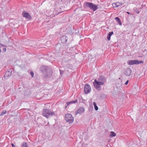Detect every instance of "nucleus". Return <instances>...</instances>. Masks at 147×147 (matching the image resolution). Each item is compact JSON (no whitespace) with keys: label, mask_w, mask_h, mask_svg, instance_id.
<instances>
[{"label":"nucleus","mask_w":147,"mask_h":147,"mask_svg":"<svg viewBox=\"0 0 147 147\" xmlns=\"http://www.w3.org/2000/svg\"><path fill=\"white\" fill-rule=\"evenodd\" d=\"M42 114L43 116L48 118L49 116L55 115V113L53 111H51L47 109H44Z\"/></svg>","instance_id":"7ed1b4c3"},{"label":"nucleus","mask_w":147,"mask_h":147,"mask_svg":"<svg viewBox=\"0 0 147 147\" xmlns=\"http://www.w3.org/2000/svg\"><path fill=\"white\" fill-rule=\"evenodd\" d=\"M22 15L26 19H30L31 18V16L28 13L26 12V11H24L22 13Z\"/></svg>","instance_id":"6e6552de"},{"label":"nucleus","mask_w":147,"mask_h":147,"mask_svg":"<svg viewBox=\"0 0 147 147\" xmlns=\"http://www.w3.org/2000/svg\"><path fill=\"white\" fill-rule=\"evenodd\" d=\"M127 13H128V14H130V13H129V12H127Z\"/></svg>","instance_id":"7c9ffc66"},{"label":"nucleus","mask_w":147,"mask_h":147,"mask_svg":"<svg viewBox=\"0 0 147 147\" xmlns=\"http://www.w3.org/2000/svg\"><path fill=\"white\" fill-rule=\"evenodd\" d=\"M11 73L12 70H10L9 71H6L4 75L5 79H7L9 78L11 76Z\"/></svg>","instance_id":"0eeeda50"},{"label":"nucleus","mask_w":147,"mask_h":147,"mask_svg":"<svg viewBox=\"0 0 147 147\" xmlns=\"http://www.w3.org/2000/svg\"><path fill=\"white\" fill-rule=\"evenodd\" d=\"M137 62H136V65L139 64L140 63H144V62L142 61H138L137 60Z\"/></svg>","instance_id":"4be33fe9"},{"label":"nucleus","mask_w":147,"mask_h":147,"mask_svg":"<svg viewBox=\"0 0 147 147\" xmlns=\"http://www.w3.org/2000/svg\"><path fill=\"white\" fill-rule=\"evenodd\" d=\"M67 38L66 36H63L61 38V42L63 43H66L67 42Z\"/></svg>","instance_id":"9b49d317"},{"label":"nucleus","mask_w":147,"mask_h":147,"mask_svg":"<svg viewBox=\"0 0 147 147\" xmlns=\"http://www.w3.org/2000/svg\"><path fill=\"white\" fill-rule=\"evenodd\" d=\"M61 0L60 3L61 4H63L64 3H65V0Z\"/></svg>","instance_id":"b1692460"},{"label":"nucleus","mask_w":147,"mask_h":147,"mask_svg":"<svg viewBox=\"0 0 147 147\" xmlns=\"http://www.w3.org/2000/svg\"><path fill=\"white\" fill-rule=\"evenodd\" d=\"M113 34V31L110 32L108 33V36L107 37V39L109 41L110 40V38H111V36Z\"/></svg>","instance_id":"dca6fc26"},{"label":"nucleus","mask_w":147,"mask_h":147,"mask_svg":"<svg viewBox=\"0 0 147 147\" xmlns=\"http://www.w3.org/2000/svg\"><path fill=\"white\" fill-rule=\"evenodd\" d=\"M137 60H129L128 61V64L129 65H132L134 64L136 65Z\"/></svg>","instance_id":"f8f14e48"},{"label":"nucleus","mask_w":147,"mask_h":147,"mask_svg":"<svg viewBox=\"0 0 147 147\" xmlns=\"http://www.w3.org/2000/svg\"><path fill=\"white\" fill-rule=\"evenodd\" d=\"M63 71H61L60 70V73L61 74H62V73H63Z\"/></svg>","instance_id":"c85d7f7f"},{"label":"nucleus","mask_w":147,"mask_h":147,"mask_svg":"<svg viewBox=\"0 0 147 147\" xmlns=\"http://www.w3.org/2000/svg\"><path fill=\"white\" fill-rule=\"evenodd\" d=\"M122 3L120 2H117L116 3H113L112 4V6L114 7H117L119 6L122 5Z\"/></svg>","instance_id":"4468645a"},{"label":"nucleus","mask_w":147,"mask_h":147,"mask_svg":"<svg viewBox=\"0 0 147 147\" xmlns=\"http://www.w3.org/2000/svg\"><path fill=\"white\" fill-rule=\"evenodd\" d=\"M93 105H94L95 110L96 111H97L98 109V107L97 106L96 103L95 102H93Z\"/></svg>","instance_id":"6ab92c4d"},{"label":"nucleus","mask_w":147,"mask_h":147,"mask_svg":"<svg viewBox=\"0 0 147 147\" xmlns=\"http://www.w3.org/2000/svg\"><path fill=\"white\" fill-rule=\"evenodd\" d=\"M65 119L67 122H68L69 123H71L73 122L74 118L71 114L67 113L65 115Z\"/></svg>","instance_id":"39448f33"},{"label":"nucleus","mask_w":147,"mask_h":147,"mask_svg":"<svg viewBox=\"0 0 147 147\" xmlns=\"http://www.w3.org/2000/svg\"><path fill=\"white\" fill-rule=\"evenodd\" d=\"M61 10V9L60 8L58 9H55L53 11L54 13H55V14L56 15L62 12V11Z\"/></svg>","instance_id":"2eb2a0df"},{"label":"nucleus","mask_w":147,"mask_h":147,"mask_svg":"<svg viewBox=\"0 0 147 147\" xmlns=\"http://www.w3.org/2000/svg\"><path fill=\"white\" fill-rule=\"evenodd\" d=\"M129 81L128 80L125 82V84L127 85Z\"/></svg>","instance_id":"a878e982"},{"label":"nucleus","mask_w":147,"mask_h":147,"mask_svg":"<svg viewBox=\"0 0 147 147\" xmlns=\"http://www.w3.org/2000/svg\"><path fill=\"white\" fill-rule=\"evenodd\" d=\"M7 113V111L6 110L3 111L1 114V115H3L5 114H6Z\"/></svg>","instance_id":"412c9836"},{"label":"nucleus","mask_w":147,"mask_h":147,"mask_svg":"<svg viewBox=\"0 0 147 147\" xmlns=\"http://www.w3.org/2000/svg\"><path fill=\"white\" fill-rule=\"evenodd\" d=\"M2 46H4L3 45L0 44V47H1Z\"/></svg>","instance_id":"cd10ccee"},{"label":"nucleus","mask_w":147,"mask_h":147,"mask_svg":"<svg viewBox=\"0 0 147 147\" xmlns=\"http://www.w3.org/2000/svg\"><path fill=\"white\" fill-rule=\"evenodd\" d=\"M12 147H16V146H15V145H14V146H12Z\"/></svg>","instance_id":"473e14b6"},{"label":"nucleus","mask_w":147,"mask_h":147,"mask_svg":"<svg viewBox=\"0 0 147 147\" xmlns=\"http://www.w3.org/2000/svg\"><path fill=\"white\" fill-rule=\"evenodd\" d=\"M106 81L105 78L103 76H100L97 80L96 79L93 82L94 86L95 88L98 89L100 87V86L104 84Z\"/></svg>","instance_id":"f257e3e1"},{"label":"nucleus","mask_w":147,"mask_h":147,"mask_svg":"<svg viewBox=\"0 0 147 147\" xmlns=\"http://www.w3.org/2000/svg\"><path fill=\"white\" fill-rule=\"evenodd\" d=\"M21 147H28L27 146V143H24L22 144L21 145Z\"/></svg>","instance_id":"5701e85b"},{"label":"nucleus","mask_w":147,"mask_h":147,"mask_svg":"<svg viewBox=\"0 0 147 147\" xmlns=\"http://www.w3.org/2000/svg\"><path fill=\"white\" fill-rule=\"evenodd\" d=\"M6 48H3V51L4 52H5V51H6Z\"/></svg>","instance_id":"bb28decb"},{"label":"nucleus","mask_w":147,"mask_h":147,"mask_svg":"<svg viewBox=\"0 0 147 147\" xmlns=\"http://www.w3.org/2000/svg\"><path fill=\"white\" fill-rule=\"evenodd\" d=\"M11 145H12V146H14V144H12V143H11Z\"/></svg>","instance_id":"c756f323"},{"label":"nucleus","mask_w":147,"mask_h":147,"mask_svg":"<svg viewBox=\"0 0 147 147\" xmlns=\"http://www.w3.org/2000/svg\"><path fill=\"white\" fill-rule=\"evenodd\" d=\"M139 13V11L138 12V13Z\"/></svg>","instance_id":"72a5a7b5"},{"label":"nucleus","mask_w":147,"mask_h":147,"mask_svg":"<svg viewBox=\"0 0 147 147\" xmlns=\"http://www.w3.org/2000/svg\"><path fill=\"white\" fill-rule=\"evenodd\" d=\"M131 70L130 69L127 68L125 70V74L126 76H129L131 75Z\"/></svg>","instance_id":"9d476101"},{"label":"nucleus","mask_w":147,"mask_h":147,"mask_svg":"<svg viewBox=\"0 0 147 147\" xmlns=\"http://www.w3.org/2000/svg\"><path fill=\"white\" fill-rule=\"evenodd\" d=\"M28 94L30 95V93L29 92V91L28 90H27L25 91V92L24 93V95L25 96L28 95Z\"/></svg>","instance_id":"aec40b11"},{"label":"nucleus","mask_w":147,"mask_h":147,"mask_svg":"<svg viewBox=\"0 0 147 147\" xmlns=\"http://www.w3.org/2000/svg\"><path fill=\"white\" fill-rule=\"evenodd\" d=\"M85 7H88L93 11H95L98 9L97 5L94 4L92 3L86 2L85 4Z\"/></svg>","instance_id":"20e7f679"},{"label":"nucleus","mask_w":147,"mask_h":147,"mask_svg":"<svg viewBox=\"0 0 147 147\" xmlns=\"http://www.w3.org/2000/svg\"><path fill=\"white\" fill-rule=\"evenodd\" d=\"M1 49H0V53H1Z\"/></svg>","instance_id":"2f4dec72"},{"label":"nucleus","mask_w":147,"mask_h":147,"mask_svg":"<svg viewBox=\"0 0 147 147\" xmlns=\"http://www.w3.org/2000/svg\"><path fill=\"white\" fill-rule=\"evenodd\" d=\"M84 111V108L83 107H81L76 111V115L78 113L82 114Z\"/></svg>","instance_id":"1a4fd4ad"},{"label":"nucleus","mask_w":147,"mask_h":147,"mask_svg":"<svg viewBox=\"0 0 147 147\" xmlns=\"http://www.w3.org/2000/svg\"><path fill=\"white\" fill-rule=\"evenodd\" d=\"M78 102V100L76 99V100H74V101H71L70 102H67L66 104V105L65 106V108H66L67 107L69 106L70 104L73 103H77Z\"/></svg>","instance_id":"ddd939ff"},{"label":"nucleus","mask_w":147,"mask_h":147,"mask_svg":"<svg viewBox=\"0 0 147 147\" xmlns=\"http://www.w3.org/2000/svg\"><path fill=\"white\" fill-rule=\"evenodd\" d=\"M116 135L115 133H114L113 131H111L110 133V136L111 137H115L116 136Z\"/></svg>","instance_id":"a211bd4d"},{"label":"nucleus","mask_w":147,"mask_h":147,"mask_svg":"<svg viewBox=\"0 0 147 147\" xmlns=\"http://www.w3.org/2000/svg\"><path fill=\"white\" fill-rule=\"evenodd\" d=\"M115 20L118 23H119V24L120 25H122V23L121 22L119 19V18L117 17H115Z\"/></svg>","instance_id":"f3484780"},{"label":"nucleus","mask_w":147,"mask_h":147,"mask_svg":"<svg viewBox=\"0 0 147 147\" xmlns=\"http://www.w3.org/2000/svg\"><path fill=\"white\" fill-rule=\"evenodd\" d=\"M40 71L43 73L45 77H49L51 74V69L48 67L45 66H42L40 68Z\"/></svg>","instance_id":"f03ea898"},{"label":"nucleus","mask_w":147,"mask_h":147,"mask_svg":"<svg viewBox=\"0 0 147 147\" xmlns=\"http://www.w3.org/2000/svg\"><path fill=\"white\" fill-rule=\"evenodd\" d=\"M91 90V88L90 85L88 84H86L84 86V92L85 94H87L90 92Z\"/></svg>","instance_id":"423d86ee"},{"label":"nucleus","mask_w":147,"mask_h":147,"mask_svg":"<svg viewBox=\"0 0 147 147\" xmlns=\"http://www.w3.org/2000/svg\"><path fill=\"white\" fill-rule=\"evenodd\" d=\"M30 74L31 75L32 77H33L34 76V72L33 71H31L30 72Z\"/></svg>","instance_id":"393cba45"}]
</instances>
